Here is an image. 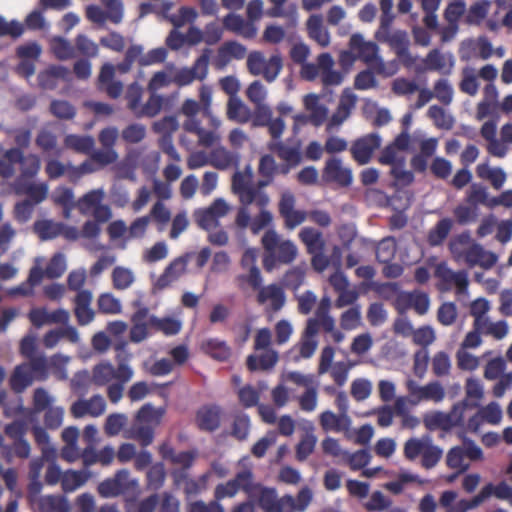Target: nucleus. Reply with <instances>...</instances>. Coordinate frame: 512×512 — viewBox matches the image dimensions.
Returning a JSON list of instances; mask_svg holds the SVG:
<instances>
[{"instance_id":"obj_1","label":"nucleus","mask_w":512,"mask_h":512,"mask_svg":"<svg viewBox=\"0 0 512 512\" xmlns=\"http://www.w3.org/2000/svg\"><path fill=\"white\" fill-rule=\"evenodd\" d=\"M98 493L103 498H115L120 495L137 496L139 484L136 479L130 478L126 469L116 472L112 478L105 479L98 485Z\"/></svg>"},{"instance_id":"obj_2","label":"nucleus","mask_w":512,"mask_h":512,"mask_svg":"<svg viewBox=\"0 0 512 512\" xmlns=\"http://www.w3.org/2000/svg\"><path fill=\"white\" fill-rule=\"evenodd\" d=\"M382 137L378 132H371L355 139L350 147L352 158L358 165L368 164L374 152L381 147Z\"/></svg>"},{"instance_id":"obj_3","label":"nucleus","mask_w":512,"mask_h":512,"mask_svg":"<svg viewBox=\"0 0 512 512\" xmlns=\"http://www.w3.org/2000/svg\"><path fill=\"white\" fill-rule=\"evenodd\" d=\"M321 181L324 184L336 183L341 187H349L353 183V171L343 166L340 157L333 156L325 161Z\"/></svg>"},{"instance_id":"obj_4","label":"nucleus","mask_w":512,"mask_h":512,"mask_svg":"<svg viewBox=\"0 0 512 512\" xmlns=\"http://www.w3.org/2000/svg\"><path fill=\"white\" fill-rule=\"evenodd\" d=\"M211 50L205 48L202 54L196 59L192 67H183L175 75L172 81L183 87L191 84L195 79L203 80L208 74V63Z\"/></svg>"},{"instance_id":"obj_5","label":"nucleus","mask_w":512,"mask_h":512,"mask_svg":"<svg viewBox=\"0 0 512 512\" xmlns=\"http://www.w3.org/2000/svg\"><path fill=\"white\" fill-rule=\"evenodd\" d=\"M191 257L190 252L173 259L164 269L163 273L153 283V291L164 290L172 282L178 280L186 272L187 264Z\"/></svg>"},{"instance_id":"obj_6","label":"nucleus","mask_w":512,"mask_h":512,"mask_svg":"<svg viewBox=\"0 0 512 512\" xmlns=\"http://www.w3.org/2000/svg\"><path fill=\"white\" fill-rule=\"evenodd\" d=\"M222 408L218 404H204L195 414V422L201 431L215 432L221 424Z\"/></svg>"},{"instance_id":"obj_7","label":"nucleus","mask_w":512,"mask_h":512,"mask_svg":"<svg viewBox=\"0 0 512 512\" xmlns=\"http://www.w3.org/2000/svg\"><path fill=\"white\" fill-rule=\"evenodd\" d=\"M423 423L429 431L440 430L441 438H446L451 434V428L456 427L451 414L439 410L426 413L423 416Z\"/></svg>"},{"instance_id":"obj_8","label":"nucleus","mask_w":512,"mask_h":512,"mask_svg":"<svg viewBox=\"0 0 512 512\" xmlns=\"http://www.w3.org/2000/svg\"><path fill=\"white\" fill-rule=\"evenodd\" d=\"M250 499L257 501L258 505L265 512H284L282 497L278 498L274 488L259 485L256 488L255 495H251Z\"/></svg>"},{"instance_id":"obj_9","label":"nucleus","mask_w":512,"mask_h":512,"mask_svg":"<svg viewBox=\"0 0 512 512\" xmlns=\"http://www.w3.org/2000/svg\"><path fill=\"white\" fill-rule=\"evenodd\" d=\"M279 359V354L276 350L269 348L264 350L260 355L250 354L246 358V366L250 372L255 371H268L275 367Z\"/></svg>"},{"instance_id":"obj_10","label":"nucleus","mask_w":512,"mask_h":512,"mask_svg":"<svg viewBox=\"0 0 512 512\" xmlns=\"http://www.w3.org/2000/svg\"><path fill=\"white\" fill-rule=\"evenodd\" d=\"M123 436L126 439L137 441L141 448L149 446L155 436L154 428L150 424L133 422L124 430Z\"/></svg>"},{"instance_id":"obj_11","label":"nucleus","mask_w":512,"mask_h":512,"mask_svg":"<svg viewBox=\"0 0 512 512\" xmlns=\"http://www.w3.org/2000/svg\"><path fill=\"white\" fill-rule=\"evenodd\" d=\"M5 435L11 440L9 448H31L29 441L25 435L27 432V424L23 420H14L5 425Z\"/></svg>"},{"instance_id":"obj_12","label":"nucleus","mask_w":512,"mask_h":512,"mask_svg":"<svg viewBox=\"0 0 512 512\" xmlns=\"http://www.w3.org/2000/svg\"><path fill=\"white\" fill-rule=\"evenodd\" d=\"M313 493L310 488L303 487L296 497L285 495L282 497L284 512H303L310 505Z\"/></svg>"},{"instance_id":"obj_13","label":"nucleus","mask_w":512,"mask_h":512,"mask_svg":"<svg viewBox=\"0 0 512 512\" xmlns=\"http://www.w3.org/2000/svg\"><path fill=\"white\" fill-rule=\"evenodd\" d=\"M351 418L348 414L336 415L331 410H326L320 414V424L325 432H342L343 429L351 426Z\"/></svg>"},{"instance_id":"obj_14","label":"nucleus","mask_w":512,"mask_h":512,"mask_svg":"<svg viewBox=\"0 0 512 512\" xmlns=\"http://www.w3.org/2000/svg\"><path fill=\"white\" fill-rule=\"evenodd\" d=\"M33 382V375L29 371L28 364L22 363L15 366L9 378L11 389L15 393H22Z\"/></svg>"},{"instance_id":"obj_15","label":"nucleus","mask_w":512,"mask_h":512,"mask_svg":"<svg viewBox=\"0 0 512 512\" xmlns=\"http://www.w3.org/2000/svg\"><path fill=\"white\" fill-rule=\"evenodd\" d=\"M307 30L310 38L315 40L321 47L330 43L328 30L323 29V17L321 14H312L307 20Z\"/></svg>"},{"instance_id":"obj_16","label":"nucleus","mask_w":512,"mask_h":512,"mask_svg":"<svg viewBox=\"0 0 512 512\" xmlns=\"http://www.w3.org/2000/svg\"><path fill=\"white\" fill-rule=\"evenodd\" d=\"M64 145L77 153L89 155L95 147V141L91 135L68 134L64 138Z\"/></svg>"},{"instance_id":"obj_17","label":"nucleus","mask_w":512,"mask_h":512,"mask_svg":"<svg viewBox=\"0 0 512 512\" xmlns=\"http://www.w3.org/2000/svg\"><path fill=\"white\" fill-rule=\"evenodd\" d=\"M299 237L306 245L309 254L324 251L325 242L321 231L313 227H304L301 229Z\"/></svg>"},{"instance_id":"obj_18","label":"nucleus","mask_w":512,"mask_h":512,"mask_svg":"<svg viewBox=\"0 0 512 512\" xmlns=\"http://www.w3.org/2000/svg\"><path fill=\"white\" fill-rule=\"evenodd\" d=\"M453 226V220L449 217L441 218L435 226L430 229L427 241L431 247L439 246L449 235Z\"/></svg>"},{"instance_id":"obj_19","label":"nucleus","mask_w":512,"mask_h":512,"mask_svg":"<svg viewBox=\"0 0 512 512\" xmlns=\"http://www.w3.org/2000/svg\"><path fill=\"white\" fill-rule=\"evenodd\" d=\"M40 512H68L69 506L64 497L58 495H44L36 502Z\"/></svg>"},{"instance_id":"obj_20","label":"nucleus","mask_w":512,"mask_h":512,"mask_svg":"<svg viewBox=\"0 0 512 512\" xmlns=\"http://www.w3.org/2000/svg\"><path fill=\"white\" fill-rule=\"evenodd\" d=\"M252 116L250 108L244 104L241 98H229L227 104V117L239 123H246Z\"/></svg>"},{"instance_id":"obj_21","label":"nucleus","mask_w":512,"mask_h":512,"mask_svg":"<svg viewBox=\"0 0 512 512\" xmlns=\"http://www.w3.org/2000/svg\"><path fill=\"white\" fill-rule=\"evenodd\" d=\"M159 504V496L152 494L140 501H136L134 497H125V512H154Z\"/></svg>"},{"instance_id":"obj_22","label":"nucleus","mask_w":512,"mask_h":512,"mask_svg":"<svg viewBox=\"0 0 512 512\" xmlns=\"http://www.w3.org/2000/svg\"><path fill=\"white\" fill-rule=\"evenodd\" d=\"M492 495V484H488L482 488L480 493L474 496L472 499H461L456 501L452 508V512H467L474 508H477L487 498Z\"/></svg>"},{"instance_id":"obj_23","label":"nucleus","mask_w":512,"mask_h":512,"mask_svg":"<svg viewBox=\"0 0 512 512\" xmlns=\"http://www.w3.org/2000/svg\"><path fill=\"white\" fill-rule=\"evenodd\" d=\"M250 426V417L247 413H236L233 417L229 435L238 441H244L248 438Z\"/></svg>"},{"instance_id":"obj_24","label":"nucleus","mask_w":512,"mask_h":512,"mask_svg":"<svg viewBox=\"0 0 512 512\" xmlns=\"http://www.w3.org/2000/svg\"><path fill=\"white\" fill-rule=\"evenodd\" d=\"M405 455L410 460L421 458L423 467L430 469L434 467L442 456V450H404Z\"/></svg>"},{"instance_id":"obj_25","label":"nucleus","mask_w":512,"mask_h":512,"mask_svg":"<svg viewBox=\"0 0 512 512\" xmlns=\"http://www.w3.org/2000/svg\"><path fill=\"white\" fill-rule=\"evenodd\" d=\"M112 378H115V369L109 361H102L93 367L92 381L95 385L104 386Z\"/></svg>"},{"instance_id":"obj_26","label":"nucleus","mask_w":512,"mask_h":512,"mask_svg":"<svg viewBox=\"0 0 512 512\" xmlns=\"http://www.w3.org/2000/svg\"><path fill=\"white\" fill-rule=\"evenodd\" d=\"M206 352L218 361H226L231 355V349L227 343L217 338H210L205 343Z\"/></svg>"},{"instance_id":"obj_27","label":"nucleus","mask_w":512,"mask_h":512,"mask_svg":"<svg viewBox=\"0 0 512 512\" xmlns=\"http://www.w3.org/2000/svg\"><path fill=\"white\" fill-rule=\"evenodd\" d=\"M88 480V475L84 471H67L61 479V485L65 492H74L83 486Z\"/></svg>"},{"instance_id":"obj_28","label":"nucleus","mask_w":512,"mask_h":512,"mask_svg":"<svg viewBox=\"0 0 512 512\" xmlns=\"http://www.w3.org/2000/svg\"><path fill=\"white\" fill-rule=\"evenodd\" d=\"M33 228L42 241L52 240L60 236L58 222H53L50 219L36 221Z\"/></svg>"},{"instance_id":"obj_29","label":"nucleus","mask_w":512,"mask_h":512,"mask_svg":"<svg viewBox=\"0 0 512 512\" xmlns=\"http://www.w3.org/2000/svg\"><path fill=\"white\" fill-rule=\"evenodd\" d=\"M135 280L134 274L131 269L116 266L112 271L113 286L117 290H125L129 288Z\"/></svg>"},{"instance_id":"obj_30","label":"nucleus","mask_w":512,"mask_h":512,"mask_svg":"<svg viewBox=\"0 0 512 512\" xmlns=\"http://www.w3.org/2000/svg\"><path fill=\"white\" fill-rule=\"evenodd\" d=\"M67 269L66 257L62 252L55 253L45 268V275L50 279L60 278Z\"/></svg>"},{"instance_id":"obj_31","label":"nucleus","mask_w":512,"mask_h":512,"mask_svg":"<svg viewBox=\"0 0 512 512\" xmlns=\"http://www.w3.org/2000/svg\"><path fill=\"white\" fill-rule=\"evenodd\" d=\"M127 416L124 413H112L106 417L104 432L109 437L117 436L127 423Z\"/></svg>"},{"instance_id":"obj_32","label":"nucleus","mask_w":512,"mask_h":512,"mask_svg":"<svg viewBox=\"0 0 512 512\" xmlns=\"http://www.w3.org/2000/svg\"><path fill=\"white\" fill-rule=\"evenodd\" d=\"M396 243L393 236L383 238L376 249V259L379 263H387L395 257Z\"/></svg>"},{"instance_id":"obj_33","label":"nucleus","mask_w":512,"mask_h":512,"mask_svg":"<svg viewBox=\"0 0 512 512\" xmlns=\"http://www.w3.org/2000/svg\"><path fill=\"white\" fill-rule=\"evenodd\" d=\"M54 398L43 387H38L33 393L32 414L37 415L51 408Z\"/></svg>"},{"instance_id":"obj_34","label":"nucleus","mask_w":512,"mask_h":512,"mask_svg":"<svg viewBox=\"0 0 512 512\" xmlns=\"http://www.w3.org/2000/svg\"><path fill=\"white\" fill-rule=\"evenodd\" d=\"M428 116L434 120L436 127L439 129L450 130L453 127V116L447 115L445 110L439 105L430 106Z\"/></svg>"},{"instance_id":"obj_35","label":"nucleus","mask_w":512,"mask_h":512,"mask_svg":"<svg viewBox=\"0 0 512 512\" xmlns=\"http://www.w3.org/2000/svg\"><path fill=\"white\" fill-rule=\"evenodd\" d=\"M490 6L489 0H478L469 8L466 22L470 25H478L487 16Z\"/></svg>"},{"instance_id":"obj_36","label":"nucleus","mask_w":512,"mask_h":512,"mask_svg":"<svg viewBox=\"0 0 512 512\" xmlns=\"http://www.w3.org/2000/svg\"><path fill=\"white\" fill-rule=\"evenodd\" d=\"M50 111L55 117L63 120H71L76 115L75 107L67 100H52Z\"/></svg>"},{"instance_id":"obj_37","label":"nucleus","mask_w":512,"mask_h":512,"mask_svg":"<svg viewBox=\"0 0 512 512\" xmlns=\"http://www.w3.org/2000/svg\"><path fill=\"white\" fill-rule=\"evenodd\" d=\"M97 305L99 311L104 314H119L122 309L120 300L112 293H102L98 297Z\"/></svg>"},{"instance_id":"obj_38","label":"nucleus","mask_w":512,"mask_h":512,"mask_svg":"<svg viewBox=\"0 0 512 512\" xmlns=\"http://www.w3.org/2000/svg\"><path fill=\"white\" fill-rule=\"evenodd\" d=\"M384 286L392 288L394 291L398 292V295L395 300V309L399 314H405L406 311L412 307V296L414 293L407 291H399V286L395 282L385 283Z\"/></svg>"},{"instance_id":"obj_39","label":"nucleus","mask_w":512,"mask_h":512,"mask_svg":"<svg viewBox=\"0 0 512 512\" xmlns=\"http://www.w3.org/2000/svg\"><path fill=\"white\" fill-rule=\"evenodd\" d=\"M24 33V25L17 19L7 21V19L1 15V29L0 37H10L14 40L20 38Z\"/></svg>"},{"instance_id":"obj_40","label":"nucleus","mask_w":512,"mask_h":512,"mask_svg":"<svg viewBox=\"0 0 512 512\" xmlns=\"http://www.w3.org/2000/svg\"><path fill=\"white\" fill-rule=\"evenodd\" d=\"M164 409L156 410L151 403H145L135 414L133 422L149 424L152 420L158 421Z\"/></svg>"},{"instance_id":"obj_41","label":"nucleus","mask_w":512,"mask_h":512,"mask_svg":"<svg viewBox=\"0 0 512 512\" xmlns=\"http://www.w3.org/2000/svg\"><path fill=\"white\" fill-rule=\"evenodd\" d=\"M372 391V383L366 378H357L351 383V395L356 401H364Z\"/></svg>"},{"instance_id":"obj_42","label":"nucleus","mask_w":512,"mask_h":512,"mask_svg":"<svg viewBox=\"0 0 512 512\" xmlns=\"http://www.w3.org/2000/svg\"><path fill=\"white\" fill-rule=\"evenodd\" d=\"M53 54L59 60H68L74 56V49L71 43L62 36H55L53 38Z\"/></svg>"},{"instance_id":"obj_43","label":"nucleus","mask_w":512,"mask_h":512,"mask_svg":"<svg viewBox=\"0 0 512 512\" xmlns=\"http://www.w3.org/2000/svg\"><path fill=\"white\" fill-rule=\"evenodd\" d=\"M41 53L42 47L37 41L27 42L16 48V55L21 60L27 59L34 62L40 57Z\"/></svg>"},{"instance_id":"obj_44","label":"nucleus","mask_w":512,"mask_h":512,"mask_svg":"<svg viewBox=\"0 0 512 512\" xmlns=\"http://www.w3.org/2000/svg\"><path fill=\"white\" fill-rule=\"evenodd\" d=\"M104 197L103 189H93L85 193L78 201L79 209L82 213H85L87 209L96 208Z\"/></svg>"},{"instance_id":"obj_45","label":"nucleus","mask_w":512,"mask_h":512,"mask_svg":"<svg viewBox=\"0 0 512 512\" xmlns=\"http://www.w3.org/2000/svg\"><path fill=\"white\" fill-rule=\"evenodd\" d=\"M232 480L235 483L238 491L240 489L244 490L249 497L251 495H255L256 488L259 486V484H255L253 482V475L249 470L239 472Z\"/></svg>"},{"instance_id":"obj_46","label":"nucleus","mask_w":512,"mask_h":512,"mask_svg":"<svg viewBox=\"0 0 512 512\" xmlns=\"http://www.w3.org/2000/svg\"><path fill=\"white\" fill-rule=\"evenodd\" d=\"M435 339V331L430 325L421 326L413 332V342L422 346V349H427V347L432 344Z\"/></svg>"},{"instance_id":"obj_47","label":"nucleus","mask_w":512,"mask_h":512,"mask_svg":"<svg viewBox=\"0 0 512 512\" xmlns=\"http://www.w3.org/2000/svg\"><path fill=\"white\" fill-rule=\"evenodd\" d=\"M278 155L280 158L292 165H298L301 162V151L299 146H287L281 141L276 143Z\"/></svg>"},{"instance_id":"obj_48","label":"nucleus","mask_w":512,"mask_h":512,"mask_svg":"<svg viewBox=\"0 0 512 512\" xmlns=\"http://www.w3.org/2000/svg\"><path fill=\"white\" fill-rule=\"evenodd\" d=\"M283 67L282 57L280 54H273L270 56L267 65L262 70L264 78L267 82H273L280 74Z\"/></svg>"},{"instance_id":"obj_49","label":"nucleus","mask_w":512,"mask_h":512,"mask_svg":"<svg viewBox=\"0 0 512 512\" xmlns=\"http://www.w3.org/2000/svg\"><path fill=\"white\" fill-rule=\"evenodd\" d=\"M457 306L454 302H444L438 309V321L444 326L452 325L457 319Z\"/></svg>"},{"instance_id":"obj_50","label":"nucleus","mask_w":512,"mask_h":512,"mask_svg":"<svg viewBox=\"0 0 512 512\" xmlns=\"http://www.w3.org/2000/svg\"><path fill=\"white\" fill-rule=\"evenodd\" d=\"M506 369V362L502 356L489 360L485 366L484 377L487 380H495L501 377Z\"/></svg>"},{"instance_id":"obj_51","label":"nucleus","mask_w":512,"mask_h":512,"mask_svg":"<svg viewBox=\"0 0 512 512\" xmlns=\"http://www.w3.org/2000/svg\"><path fill=\"white\" fill-rule=\"evenodd\" d=\"M435 97L444 105H449L453 99V87L445 78L437 80L434 84Z\"/></svg>"},{"instance_id":"obj_52","label":"nucleus","mask_w":512,"mask_h":512,"mask_svg":"<svg viewBox=\"0 0 512 512\" xmlns=\"http://www.w3.org/2000/svg\"><path fill=\"white\" fill-rule=\"evenodd\" d=\"M346 462L352 470L363 469L371 459L369 450H354L346 454Z\"/></svg>"},{"instance_id":"obj_53","label":"nucleus","mask_w":512,"mask_h":512,"mask_svg":"<svg viewBox=\"0 0 512 512\" xmlns=\"http://www.w3.org/2000/svg\"><path fill=\"white\" fill-rule=\"evenodd\" d=\"M272 110L267 104H256L254 114L251 116L253 127H265L271 122Z\"/></svg>"},{"instance_id":"obj_54","label":"nucleus","mask_w":512,"mask_h":512,"mask_svg":"<svg viewBox=\"0 0 512 512\" xmlns=\"http://www.w3.org/2000/svg\"><path fill=\"white\" fill-rule=\"evenodd\" d=\"M432 368L436 376L442 377L449 373L451 368L450 357L447 352L439 351L432 359Z\"/></svg>"},{"instance_id":"obj_55","label":"nucleus","mask_w":512,"mask_h":512,"mask_svg":"<svg viewBox=\"0 0 512 512\" xmlns=\"http://www.w3.org/2000/svg\"><path fill=\"white\" fill-rule=\"evenodd\" d=\"M238 398L245 408H251L259 405V392L250 384L239 389Z\"/></svg>"},{"instance_id":"obj_56","label":"nucleus","mask_w":512,"mask_h":512,"mask_svg":"<svg viewBox=\"0 0 512 512\" xmlns=\"http://www.w3.org/2000/svg\"><path fill=\"white\" fill-rule=\"evenodd\" d=\"M146 135V128L144 125L139 123L129 124L122 131V138L128 143H139L141 142Z\"/></svg>"},{"instance_id":"obj_57","label":"nucleus","mask_w":512,"mask_h":512,"mask_svg":"<svg viewBox=\"0 0 512 512\" xmlns=\"http://www.w3.org/2000/svg\"><path fill=\"white\" fill-rule=\"evenodd\" d=\"M212 157L217 161L214 162L215 167L219 169H225L230 166L233 162L238 163V155L228 151L225 147L221 146L217 150L211 153Z\"/></svg>"},{"instance_id":"obj_58","label":"nucleus","mask_w":512,"mask_h":512,"mask_svg":"<svg viewBox=\"0 0 512 512\" xmlns=\"http://www.w3.org/2000/svg\"><path fill=\"white\" fill-rule=\"evenodd\" d=\"M367 318L369 323L374 326H380L387 319V311L381 302H373L369 305L367 311Z\"/></svg>"},{"instance_id":"obj_59","label":"nucleus","mask_w":512,"mask_h":512,"mask_svg":"<svg viewBox=\"0 0 512 512\" xmlns=\"http://www.w3.org/2000/svg\"><path fill=\"white\" fill-rule=\"evenodd\" d=\"M64 418V409L62 407H51L45 411L44 425L47 429H58Z\"/></svg>"},{"instance_id":"obj_60","label":"nucleus","mask_w":512,"mask_h":512,"mask_svg":"<svg viewBox=\"0 0 512 512\" xmlns=\"http://www.w3.org/2000/svg\"><path fill=\"white\" fill-rule=\"evenodd\" d=\"M31 374L37 377L39 380H45L48 376V363L46 356L41 353L38 356L30 359V365H28Z\"/></svg>"},{"instance_id":"obj_61","label":"nucleus","mask_w":512,"mask_h":512,"mask_svg":"<svg viewBox=\"0 0 512 512\" xmlns=\"http://www.w3.org/2000/svg\"><path fill=\"white\" fill-rule=\"evenodd\" d=\"M357 227L353 222L344 223L338 229V236L343 248L349 250L355 238L357 237Z\"/></svg>"},{"instance_id":"obj_62","label":"nucleus","mask_w":512,"mask_h":512,"mask_svg":"<svg viewBox=\"0 0 512 512\" xmlns=\"http://www.w3.org/2000/svg\"><path fill=\"white\" fill-rule=\"evenodd\" d=\"M432 174L440 179H446L452 172V163L448 159L436 156L431 165Z\"/></svg>"},{"instance_id":"obj_63","label":"nucleus","mask_w":512,"mask_h":512,"mask_svg":"<svg viewBox=\"0 0 512 512\" xmlns=\"http://www.w3.org/2000/svg\"><path fill=\"white\" fill-rule=\"evenodd\" d=\"M465 8L464 0L450 2L444 11V18L450 25L458 24V20L464 14Z\"/></svg>"},{"instance_id":"obj_64","label":"nucleus","mask_w":512,"mask_h":512,"mask_svg":"<svg viewBox=\"0 0 512 512\" xmlns=\"http://www.w3.org/2000/svg\"><path fill=\"white\" fill-rule=\"evenodd\" d=\"M186 508L187 512H224L223 506L216 500L209 503L202 500L191 501Z\"/></svg>"}]
</instances>
